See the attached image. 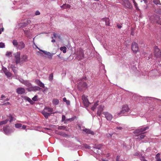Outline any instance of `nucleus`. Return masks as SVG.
Here are the masks:
<instances>
[{"mask_svg":"<svg viewBox=\"0 0 161 161\" xmlns=\"http://www.w3.org/2000/svg\"><path fill=\"white\" fill-rule=\"evenodd\" d=\"M66 117H65V116H64V115H63L62 116V122H63L64 121H65L66 119Z\"/></svg>","mask_w":161,"mask_h":161,"instance_id":"nucleus-47","label":"nucleus"},{"mask_svg":"<svg viewBox=\"0 0 161 161\" xmlns=\"http://www.w3.org/2000/svg\"><path fill=\"white\" fill-rule=\"evenodd\" d=\"M123 4L126 8H131V5L128 0H122Z\"/></svg>","mask_w":161,"mask_h":161,"instance_id":"nucleus-9","label":"nucleus"},{"mask_svg":"<svg viewBox=\"0 0 161 161\" xmlns=\"http://www.w3.org/2000/svg\"><path fill=\"white\" fill-rule=\"evenodd\" d=\"M30 22H31V21H30V20H27V22H26V23H27V25H28V24L30 23Z\"/></svg>","mask_w":161,"mask_h":161,"instance_id":"nucleus-57","label":"nucleus"},{"mask_svg":"<svg viewBox=\"0 0 161 161\" xmlns=\"http://www.w3.org/2000/svg\"><path fill=\"white\" fill-rule=\"evenodd\" d=\"M94 105L95 106L97 107L98 105V103H95L94 104Z\"/></svg>","mask_w":161,"mask_h":161,"instance_id":"nucleus-59","label":"nucleus"},{"mask_svg":"<svg viewBox=\"0 0 161 161\" xmlns=\"http://www.w3.org/2000/svg\"><path fill=\"white\" fill-rule=\"evenodd\" d=\"M25 99L27 101L29 102H30V101H31V99L27 97H26Z\"/></svg>","mask_w":161,"mask_h":161,"instance_id":"nucleus-48","label":"nucleus"},{"mask_svg":"<svg viewBox=\"0 0 161 161\" xmlns=\"http://www.w3.org/2000/svg\"><path fill=\"white\" fill-rule=\"evenodd\" d=\"M26 90L29 91H34L33 86H32L26 89Z\"/></svg>","mask_w":161,"mask_h":161,"instance_id":"nucleus-39","label":"nucleus"},{"mask_svg":"<svg viewBox=\"0 0 161 161\" xmlns=\"http://www.w3.org/2000/svg\"><path fill=\"white\" fill-rule=\"evenodd\" d=\"M134 155L135 156H136L138 157L139 158H140V157H141V156H142V154H141V153H139L138 152H136L135 153H134Z\"/></svg>","mask_w":161,"mask_h":161,"instance_id":"nucleus-27","label":"nucleus"},{"mask_svg":"<svg viewBox=\"0 0 161 161\" xmlns=\"http://www.w3.org/2000/svg\"><path fill=\"white\" fill-rule=\"evenodd\" d=\"M44 110H47L48 112H52L53 111V109L49 107H46L44 108Z\"/></svg>","mask_w":161,"mask_h":161,"instance_id":"nucleus-30","label":"nucleus"},{"mask_svg":"<svg viewBox=\"0 0 161 161\" xmlns=\"http://www.w3.org/2000/svg\"><path fill=\"white\" fill-rule=\"evenodd\" d=\"M5 47V44L3 43L0 42V48H3L4 47Z\"/></svg>","mask_w":161,"mask_h":161,"instance_id":"nucleus-45","label":"nucleus"},{"mask_svg":"<svg viewBox=\"0 0 161 161\" xmlns=\"http://www.w3.org/2000/svg\"><path fill=\"white\" fill-rule=\"evenodd\" d=\"M140 160L141 161H147V160L146 159L144 156H141L140 158Z\"/></svg>","mask_w":161,"mask_h":161,"instance_id":"nucleus-44","label":"nucleus"},{"mask_svg":"<svg viewBox=\"0 0 161 161\" xmlns=\"http://www.w3.org/2000/svg\"><path fill=\"white\" fill-rule=\"evenodd\" d=\"M60 50L62 51L64 53H65L66 52L67 48L65 47H60Z\"/></svg>","mask_w":161,"mask_h":161,"instance_id":"nucleus-23","label":"nucleus"},{"mask_svg":"<svg viewBox=\"0 0 161 161\" xmlns=\"http://www.w3.org/2000/svg\"><path fill=\"white\" fill-rule=\"evenodd\" d=\"M154 54L157 57H160L161 56V52L157 46H156L154 47Z\"/></svg>","mask_w":161,"mask_h":161,"instance_id":"nucleus-6","label":"nucleus"},{"mask_svg":"<svg viewBox=\"0 0 161 161\" xmlns=\"http://www.w3.org/2000/svg\"><path fill=\"white\" fill-rule=\"evenodd\" d=\"M4 73H5V74L8 77H10L12 75L11 74L10 72H4Z\"/></svg>","mask_w":161,"mask_h":161,"instance_id":"nucleus-37","label":"nucleus"},{"mask_svg":"<svg viewBox=\"0 0 161 161\" xmlns=\"http://www.w3.org/2000/svg\"><path fill=\"white\" fill-rule=\"evenodd\" d=\"M102 21H104L105 23V25L106 26L109 25V19L108 18H103L102 19Z\"/></svg>","mask_w":161,"mask_h":161,"instance_id":"nucleus-18","label":"nucleus"},{"mask_svg":"<svg viewBox=\"0 0 161 161\" xmlns=\"http://www.w3.org/2000/svg\"><path fill=\"white\" fill-rule=\"evenodd\" d=\"M26 86L28 87H30L31 86V85L30 83L27 82H25L23 83Z\"/></svg>","mask_w":161,"mask_h":161,"instance_id":"nucleus-36","label":"nucleus"},{"mask_svg":"<svg viewBox=\"0 0 161 161\" xmlns=\"http://www.w3.org/2000/svg\"><path fill=\"white\" fill-rule=\"evenodd\" d=\"M3 31V28H1L0 29V34Z\"/></svg>","mask_w":161,"mask_h":161,"instance_id":"nucleus-56","label":"nucleus"},{"mask_svg":"<svg viewBox=\"0 0 161 161\" xmlns=\"http://www.w3.org/2000/svg\"><path fill=\"white\" fill-rule=\"evenodd\" d=\"M37 96H35L32 98V100L34 101H36L37 100Z\"/></svg>","mask_w":161,"mask_h":161,"instance_id":"nucleus-46","label":"nucleus"},{"mask_svg":"<svg viewBox=\"0 0 161 161\" xmlns=\"http://www.w3.org/2000/svg\"><path fill=\"white\" fill-rule=\"evenodd\" d=\"M70 6L69 4H64L63 5L61 6V8L62 9L65 8H70Z\"/></svg>","mask_w":161,"mask_h":161,"instance_id":"nucleus-21","label":"nucleus"},{"mask_svg":"<svg viewBox=\"0 0 161 161\" xmlns=\"http://www.w3.org/2000/svg\"><path fill=\"white\" fill-rule=\"evenodd\" d=\"M133 2V3H134V5L135 8H136V9L137 10H138V7H137V4L136 3L135 0H132Z\"/></svg>","mask_w":161,"mask_h":161,"instance_id":"nucleus-43","label":"nucleus"},{"mask_svg":"<svg viewBox=\"0 0 161 161\" xmlns=\"http://www.w3.org/2000/svg\"><path fill=\"white\" fill-rule=\"evenodd\" d=\"M13 44L14 46L16 47H18V44L17 41L16 40H14L13 42Z\"/></svg>","mask_w":161,"mask_h":161,"instance_id":"nucleus-32","label":"nucleus"},{"mask_svg":"<svg viewBox=\"0 0 161 161\" xmlns=\"http://www.w3.org/2000/svg\"><path fill=\"white\" fill-rule=\"evenodd\" d=\"M19 25L22 27H24L27 25V24L26 22H25L23 23H20Z\"/></svg>","mask_w":161,"mask_h":161,"instance_id":"nucleus-31","label":"nucleus"},{"mask_svg":"<svg viewBox=\"0 0 161 161\" xmlns=\"http://www.w3.org/2000/svg\"><path fill=\"white\" fill-rule=\"evenodd\" d=\"M56 37H57L56 34L55 33H53V37H52V38H56Z\"/></svg>","mask_w":161,"mask_h":161,"instance_id":"nucleus-50","label":"nucleus"},{"mask_svg":"<svg viewBox=\"0 0 161 161\" xmlns=\"http://www.w3.org/2000/svg\"><path fill=\"white\" fill-rule=\"evenodd\" d=\"M117 26L118 27V28L119 29H120L122 27V26L121 25H119V24H117Z\"/></svg>","mask_w":161,"mask_h":161,"instance_id":"nucleus-51","label":"nucleus"},{"mask_svg":"<svg viewBox=\"0 0 161 161\" xmlns=\"http://www.w3.org/2000/svg\"><path fill=\"white\" fill-rule=\"evenodd\" d=\"M26 128V126L25 125H23L22 126V129H25Z\"/></svg>","mask_w":161,"mask_h":161,"instance_id":"nucleus-52","label":"nucleus"},{"mask_svg":"<svg viewBox=\"0 0 161 161\" xmlns=\"http://www.w3.org/2000/svg\"><path fill=\"white\" fill-rule=\"evenodd\" d=\"M129 110V108L127 105H125L122 107V109L120 112L118 113L117 115L121 116L126 112H128Z\"/></svg>","mask_w":161,"mask_h":161,"instance_id":"nucleus-1","label":"nucleus"},{"mask_svg":"<svg viewBox=\"0 0 161 161\" xmlns=\"http://www.w3.org/2000/svg\"><path fill=\"white\" fill-rule=\"evenodd\" d=\"M116 129H117V130H121L122 129V127H117L116 128Z\"/></svg>","mask_w":161,"mask_h":161,"instance_id":"nucleus-53","label":"nucleus"},{"mask_svg":"<svg viewBox=\"0 0 161 161\" xmlns=\"http://www.w3.org/2000/svg\"><path fill=\"white\" fill-rule=\"evenodd\" d=\"M42 114L46 119L48 118V117L50 115V114L47 113L44 110L42 111Z\"/></svg>","mask_w":161,"mask_h":161,"instance_id":"nucleus-20","label":"nucleus"},{"mask_svg":"<svg viewBox=\"0 0 161 161\" xmlns=\"http://www.w3.org/2000/svg\"><path fill=\"white\" fill-rule=\"evenodd\" d=\"M6 104H8V105H10V103L9 102H7L6 103H4L3 104L4 105H6Z\"/></svg>","mask_w":161,"mask_h":161,"instance_id":"nucleus-58","label":"nucleus"},{"mask_svg":"<svg viewBox=\"0 0 161 161\" xmlns=\"http://www.w3.org/2000/svg\"><path fill=\"white\" fill-rule=\"evenodd\" d=\"M22 58L24 61H26L27 60V57L26 55H24L23 56Z\"/></svg>","mask_w":161,"mask_h":161,"instance_id":"nucleus-38","label":"nucleus"},{"mask_svg":"<svg viewBox=\"0 0 161 161\" xmlns=\"http://www.w3.org/2000/svg\"><path fill=\"white\" fill-rule=\"evenodd\" d=\"M143 1H144V3H147V0H143Z\"/></svg>","mask_w":161,"mask_h":161,"instance_id":"nucleus-61","label":"nucleus"},{"mask_svg":"<svg viewBox=\"0 0 161 161\" xmlns=\"http://www.w3.org/2000/svg\"><path fill=\"white\" fill-rule=\"evenodd\" d=\"M78 88L80 91L85 90L87 88V84L85 82H81L78 85Z\"/></svg>","mask_w":161,"mask_h":161,"instance_id":"nucleus-2","label":"nucleus"},{"mask_svg":"<svg viewBox=\"0 0 161 161\" xmlns=\"http://www.w3.org/2000/svg\"><path fill=\"white\" fill-rule=\"evenodd\" d=\"M12 70L14 74H16L17 73V68L16 67H12Z\"/></svg>","mask_w":161,"mask_h":161,"instance_id":"nucleus-34","label":"nucleus"},{"mask_svg":"<svg viewBox=\"0 0 161 161\" xmlns=\"http://www.w3.org/2000/svg\"><path fill=\"white\" fill-rule=\"evenodd\" d=\"M7 117H9L10 118L9 122L10 123L12 122L14 119V117H13L12 115L10 114L9 116H8Z\"/></svg>","mask_w":161,"mask_h":161,"instance_id":"nucleus-28","label":"nucleus"},{"mask_svg":"<svg viewBox=\"0 0 161 161\" xmlns=\"http://www.w3.org/2000/svg\"><path fill=\"white\" fill-rule=\"evenodd\" d=\"M52 102L54 105H57L59 103V101L57 99L54 98Z\"/></svg>","mask_w":161,"mask_h":161,"instance_id":"nucleus-22","label":"nucleus"},{"mask_svg":"<svg viewBox=\"0 0 161 161\" xmlns=\"http://www.w3.org/2000/svg\"><path fill=\"white\" fill-rule=\"evenodd\" d=\"M104 106L103 105H100L99 106L98 111H97V114L99 116H100L103 110Z\"/></svg>","mask_w":161,"mask_h":161,"instance_id":"nucleus-13","label":"nucleus"},{"mask_svg":"<svg viewBox=\"0 0 161 161\" xmlns=\"http://www.w3.org/2000/svg\"><path fill=\"white\" fill-rule=\"evenodd\" d=\"M34 88V90L35 91H38L40 89V88L37 86H33Z\"/></svg>","mask_w":161,"mask_h":161,"instance_id":"nucleus-42","label":"nucleus"},{"mask_svg":"<svg viewBox=\"0 0 161 161\" xmlns=\"http://www.w3.org/2000/svg\"><path fill=\"white\" fill-rule=\"evenodd\" d=\"M25 47V45L24 43L22 42H19L17 48L19 50H21Z\"/></svg>","mask_w":161,"mask_h":161,"instance_id":"nucleus-14","label":"nucleus"},{"mask_svg":"<svg viewBox=\"0 0 161 161\" xmlns=\"http://www.w3.org/2000/svg\"><path fill=\"white\" fill-rule=\"evenodd\" d=\"M37 48L40 51L42 52L48 56L47 58L49 59H52L53 56V53H50L48 52H47L43 50L40 49L38 47Z\"/></svg>","mask_w":161,"mask_h":161,"instance_id":"nucleus-10","label":"nucleus"},{"mask_svg":"<svg viewBox=\"0 0 161 161\" xmlns=\"http://www.w3.org/2000/svg\"><path fill=\"white\" fill-rule=\"evenodd\" d=\"M76 53L80 59H82L84 57L83 51L81 48L77 49Z\"/></svg>","mask_w":161,"mask_h":161,"instance_id":"nucleus-4","label":"nucleus"},{"mask_svg":"<svg viewBox=\"0 0 161 161\" xmlns=\"http://www.w3.org/2000/svg\"><path fill=\"white\" fill-rule=\"evenodd\" d=\"M63 101L64 102H66L67 100L65 97H64L63 99Z\"/></svg>","mask_w":161,"mask_h":161,"instance_id":"nucleus-55","label":"nucleus"},{"mask_svg":"<svg viewBox=\"0 0 161 161\" xmlns=\"http://www.w3.org/2000/svg\"><path fill=\"white\" fill-rule=\"evenodd\" d=\"M3 130L6 134L8 135L11 133L10 130L8 129V127H4L3 128Z\"/></svg>","mask_w":161,"mask_h":161,"instance_id":"nucleus-19","label":"nucleus"},{"mask_svg":"<svg viewBox=\"0 0 161 161\" xmlns=\"http://www.w3.org/2000/svg\"><path fill=\"white\" fill-rule=\"evenodd\" d=\"M75 117H72V118H71L67 119H66L65 121L64 122V123H67V122L68 121L71 122L72 121H74L75 120Z\"/></svg>","mask_w":161,"mask_h":161,"instance_id":"nucleus-24","label":"nucleus"},{"mask_svg":"<svg viewBox=\"0 0 161 161\" xmlns=\"http://www.w3.org/2000/svg\"><path fill=\"white\" fill-rule=\"evenodd\" d=\"M82 130L83 131L85 132L87 134H90L92 135H94V132L89 129H83Z\"/></svg>","mask_w":161,"mask_h":161,"instance_id":"nucleus-16","label":"nucleus"},{"mask_svg":"<svg viewBox=\"0 0 161 161\" xmlns=\"http://www.w3.org/2000/svg\"><path fill=\"white\" fill-rule=\"evenodd\" d=\"M24 33L26 35L28 36L30 35V31L29 30H25L24 31Z\"/></svg>","mask_w":161,"mask_h":161,"instance_id":"nucleus-40","label":"nucleus"},{"mask_svg":"<svg viewBox=\"0 0 161 161\" xmlns=\"http://www.w3.org/2000/svg\"><path fill=\"white\" fill-rule=\"evenodd\" d=\"M20 53L19 52L15 53L14 54L15 63L16 64H19L20 63Z\"/></svg>","mask_w":161,"mask_h":161,"instance_id":"nucleus-3","label":"nucleus"},{"mask_svg":"<svg viewBox=\"0 0 161 161\" xmlns=\"http://www.w3.org/2000/svg\"><path fill=\"white\" fill-rule=\"evenodd\" d=\"M131 49L134 53H136L139 49L137 44L135 42H133L131 45Z\"/></svg>","mask_w":161,"mask_h":161,"instance_id":"nucleus-8","label":"nucleus"},{"mask_svg":"<svg viewBox=\"0 0 161 161\" xmlns=\"http://www.w3.org/2000/svg\"><path fill=\"white\" fill-rule=\"evenodd\" d=\"M40 12L38 11H37L35 13V14L36 15H40Z\"/></svg>","mask_w":161,"mask_h":161,"instance_id":"nucleus-49","label":"nucleus"},{"mask_svg":"<svg viewBox=\"0 0 161 161\" xmlns=\"http://www.w3.org/2000/svg\"><path fill=\"white\" fill-rule=\"evenodd\" d=\"M5 96L4 95H2L1 96V98H3L5 97Z\"/></svg>","mask_w":161,"mask_h":161,"instance_id":"nucleus-63","label":"nucleus"},{"mask_svg":"<svg viewBox=\"0 0 161 161\" xmlns=\"http://www.w3.org/2000/svg\"><path fill=\"white\" fill-rule=\"evenodd\" d=\"M66 127L65 126H60L58 127V129L59 130H65Z\"/></svg>","mask_w":161,"mask_h":161,"instance_id":"nucleus-41","label":"nucleus"},{"mask_svg":"<svg viewBox=\"0 0 161 161\" xmlns=\"http://www.w3.org/2000/svg\"><path fill=\"white\" fill-rule=\"evenodd\" d=\"M160 154L159 153H158L156 155L155 157V158L156 159V161H161V159L160 157Z\"/></svg>","mask_w":161,"mask_h":161,"instance_id":"nucleus-25","label":"nucleus"},{"mask_svg":"<svg viewBox=\"0 0 161 161\" xmlns=\"http://www.w3.org/2000/svg\"><path fill=\"white\" fill-rule=\"evenodd\" d=\"M8 121V119H6V120H4L0 121V125L6 124Z\"/></svg>","mask_w":161,"mask_h":161,"instance_id":"nucleus-26","label":"nucleus"},{"mask_svg":"<svg viewBox=\"0 0 161 161\" xmlns=\"http://www.w3.org/2000/svg\"><path fill=\"white\" fill-rule=\"evenodd\" d=\"M51 42H55V40L54 39H53L52 40Z\"/></svg>","mask_w":161,"mask_h":161,"instance_id":"nucleus-64","label":"nucleus"},{"mask_svg":"<svg viewBox=\"0 0 161 161\" xmlns=\"http://www.w3.org/2000/svg\"><path fill=\"white\" fill-rule=\"evenodd\" d=\"M82 99L85 106L88 107L90 103L89 102L87 97H86L85 95H83L82 97Z\"/></svg>","mask_w":161,"mask_h":161,"instance_id":"nucleus-7","label":"nucleus"},{"mask_svg":"<svg viewBox=\"0 0 161 161\" xmlns=\"http://www.w3.org/2000/svg\"><path fill=\"white\" fill-rule=\"evenodd\" d=\"M22 125L21 124L17 123L15 124V127L16 128H19L22 127Z\"/></svg>","mask_w":161,"mask_h":161,"instance_id":"nucleus-35","label":"nucleus"},{"mask_svg":"<svg viewBox=\"0 0 161 161\" xmlns=\"http://www.w3.org/2000/svg\"><path fill=\"white\" fill-rule=\"evenodd\" d=\"M103 114L108 120H110L112 119L113 116L111 114L108 112H103Z\"/></svg>","mask_w":161,"mask_h":161,"instance_id":"nucleus-11","label":"nucleus"},{"mask_svg":"<svg viewBox=\"0 0 161 161\" xmlns=\"http://www.w3.org/2000/svg\"><path fill=\"white\" fill-rule=\"evenodd\" d=\"M149 128V127L148 126H147L145 127H142L141 128H139L137 129H136L135 131H133V133L134 134H140L141 132H143V131H145L146 130L148 129Z\"/></svg>","mask_w":161,"mask_h":161,"instance_id":"nucleus-5","label":"nucleus"},{"mask_svg":"<svg viewBox=\"0 0 161 161\" xmlns=\"http://www.w3.org/2000/svg\"><path fill=\"white\" fill-rule=\"evenodd\" d=\"M96 108H94V107L93 106L92 107V108H91V109L93 110H95V109Z\"/></svg>","mask_w":161,"mask_h":161,"instance_id":"nucleus-60","label":"nucleus"},{"mask_svg":"<svg viewBox=\"0 0 161 161\" xmlns=\"http://www.w3.org/2000/svg\"><path fill=\"white\" fill-rule=\"evenodd\" d=\"M35 82L36 84L40 87H42L43 88L45 87V86L44 84H43L41 81L39 80H36Z\"/></svg>","mask_w":161,"mask_h":161,"instance_id":"nucleus-15","label":"nucleus"},{"mask_svg":"<svg viewBox=\"0 0 161 161\" xmlns=\"http://www.w3.org/2000/svg\"><path fill=\"white\" fill-rule=\"evenodd\" d=\"M153 2L154 4L156 5L161 4V3H160V1L159 0H153Z\"/></svg>","mask_w":161,"mask_h":161,"instance_id":"nucleus-33","label":"nucleus"},{"mask_svg":"<svg viewBox=\"0 0 161 161\" xmlns=\"http://www.w3.org/2000/svg\"><path fill=\"white\" fill-rule=\"evenodd\" d=\"M25 92V89L23 87H19L16 89V92L19 94H22Z\"/></svg>","mask_w":161,"mask_h":161,"instance_id":"nucleus-12","label":"nucleus"},{"mask_svg":"<svg viewBox=\"0 0 161 161\" xmlns=\"http://www.w3.org/2000/svg\"><path fill=\"white\" fill-rule=\"evenodd\" d=\"M31 104H33L34 103V102L31 100V101H30L29 102Z\"/></svg>","mask_w":161,"mask_h":161,"instance_id":"nucleus-62","label":"nucleus"},{"mask_svg":"<svg viewBox=\"0 0 161 161\" xmlns=\"http://www.w3.org/2000/svg\"><path fill=\"white\" fill-rule=\"evenodd\" d=\"M135 136H138V137L137 138V139L139 140L144 138L146 136L144 134V133L140 134L139 135L137 134L135 135Z\"/></svg>","mask_w":161,"mask_h":161,"instance_id":"nucleus-17","label":"nucleus"},{"mask_svg":"<svg viewBox=\"0 0 161 161\" xmlns=\"http://www.w3.org/2000/svg\"><path fill=\"white\" fill-rule=\"evenodd\" d=\"M12 53L10 52H7L6 53V55L8 57H11L12 56Z\"/></svg>","mask_w":161,"mask_h":161,"instance_id":"nucleus-29","label":"nucleus"},{"mask_svg":"<svg viewBox=\"0 0 161 161\" xmlns=\"http://www.w3.org/2000/svg\"><path fill=\"white\" fill-rule=\"evenodd\" d=\"M66 104L67 105L70 104V101L69 100H67V101L66 102Z\"/></svg>","mask_w":161,"mask_h":161,"instance_id":"nucleus-54","label":"nucleus"}]
</instances>
